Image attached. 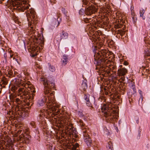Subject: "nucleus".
<instances>
[{
    "mask_svg": "<svg viewBox=\"0 0 150 150\" xmlns=\"http://www.w3.org/2000/svg\"><path fill=\"white\" fill-rule=\"evenodd\" d=\"M18 73L16 71H14V76H18Z\"/></svg>",
    "mask_w": 150,
    "mask_h": 150,
    "instance_id": "nucleus-33",
    "label": "nucleus"
},
{
    "mask_svg": "<svg viewBox=\"0 0 150 150\" xmlns=\"http://www.w3.org/2000/svg\"><path fill=\"white\" fill-rule=\"evenodd\" d=\"M127 72V71L126 69L122 68L118 70V74L119 76H124L125 75Z\"/></svg>",
    "mask_w": 150,
    "mask_h": 150,
    "instance_id": "nucleus-13",
    "label": "nucleus"
},
{
    "mask_svg": "<svg viewBox=\"0 0 150 150\" xmlns=\"http://www.w3.org/2000/svg\"><path fill=\"white\" fill-rule=\"evenodd\" d=\"M146 71V73H144V74H143V73L142 72V75H146L147 74V71H148V70H147L146 69H144L143 71Z\"/></svg>",
    "mask_w": 150,
    "mask_h": 150,
    "instance_id": "nucleus-31",
    "label": "nucleus"
},
{
    "mask_svg": "<svg viewBox=\"0 0 150 150\" xmlns=\"http://www.w3.org/2000/svg\"><path fill=\"white\" fill-rule=\"evenodd\" d=\"M97 11V9L93 6H89L87 8L85 11V13L87 15H91L95 13Z\"/></svg>",
    "mask_w": 150,
    "mask_h": 150,
    "instance_id": "nucleus-12",
    "label": "nucleus"
},
{
    "mask_svg": "<svg viewBox=\"0 0 150 150\" xmlns=\"http://www.w3.org/2000/svg\"><path fill=\"white\" fill-rule=\"evenodd\" d=\"M100 62H101V61H100ZM103 62V63H104V64H105V63H104V62ZM105 64L106 65H107V64Z\"/></svg>",
    "mask_w": 150,
    "mask_h": 150,
    "instance_id": "nucleus-45",
    "label": "nucleus"
},
{
    "mask_svg": "<svg viewBox=\"0 0 150 150\" xmlns=\"http://www.w3.org/2000/svg\"><path fill=\"white\" fill-rule=\"evenodd\" d=\"M24 136H23V135L21 134V135H20L19 136V140L21 141V140H23V138Z\"/></svg>",
    "mask_w": 150,
    "mask_h": 150,
    "instance_id": "nucleus-29",
    "label": "nucleus"
},
{
    "mask_svg": "<svg viewBox=\"0 0 150 150\" xmlns=\"http://www.w3.org/2000/svg\"><path fill=\"white\" fill-rule=\"evenodd\" d=\"M50 70L52 72H53L55 71V67L52 65H50L49 67Z\"/></svg>",
    "mask_w": 150,
    "mask_h": 150,
    "instance_id": "nucleus-24",
    "label": "nucleus"
},
{
    "mask_svg": "<svg viewBox=\"0 0 150 150\" xmlns=\"http://www.w3.org/2000/svg\"><path fill=\"white\" fill-rule=\"evenodd\" d=\"M102 1H105V0H102Z\"/></svg>",
    "mask_w": 150,
    "mask_h": 150,
    "instance_id": "nucleus-47",
    "label": "nucleus"
},
{
    "mask_svg": "<svg viewBox=\"0 0 150 150\" xmlns=\"http://www.w3.org/2000/svg\"><path fill=\"white\" fill-rule=\"evenodd\" d=\"M110 52L105 50H102L99 51L94 55L95 60H97L98 62H104L105 64H108L111 62L108 59L110 58L109 55Z\"/></svg>",
    "mask_w": 150,
    "mask_h": 150,
    "instance_id": "nucleus-7",
    "label": "nucleus"
},
{
    "mask_svg": "<svg viewBox=\"0 0 150 150\" xmlns=\"http://www.w3.org/2000/svg\"><path fill=\"white\" fill-rule=\"evenodd\" d=\"M41 79V81H43V84L45 86L44 93L47 96L48 99V101L46 104L47 107L50 110L55 111L59 106L55 103L54 92L50 91L51 88L54 87L55 84L52 79L48 80L46 78H42Z\"/></svg>",
    "mask_w": 150,
    "mask_h": 150,
    "instance_id": "nucleus-1",
    "label": "nucleus"
},
{
    "mask_svg": "<svg viewBox=\"0 0 150 150\" xmlns=\"http://www.w3.org/2000/svg\"><path fill=\"white\" fill-rule=\"evenodd\" d=\"M89 97V95L88 94H85L84 98L86 101V103L87 105L89 107H91L92 104L90 101Z\"/></svg>",
    "mask_w": 150,
    "mask_h": 150,
    "instance_id": "nucleus-14",
    "label": "nucleus"
},
{
    "mask_svg": "<svg viewBox=\"0 0 150 150\" xmlns=\"http://www.w3.org/2000/svg\"><path fill=\"white\" fill-rule=\"evenodd\" d=\"M91 20V19L90 18H85L84 20V21H85L86 23H88L89 22L91 21L90 20Z\"/></svg>",
    "mask_w": 150,
    "mask_h": 150,
    "instance_id": "nucleus-28",
    "label": "nucleus"
},
{
    "mask_svg": "<svg viewBox=\"0 0 150 150\" xmlns=\"http://www.w3.org/2000/svg\"><path fill=\"white\" fill-rule=\"evenodd\" d=\"M121 27V25L117 24V28H120Z\"/></svg>",
    "mask_w": 150,
    "mask_h": 150,
    "instance_id": "nucleus-36",
    "label": "nucleus"
},
{
    "mask_svg": "<svg viewBox=\"0 0 150 150\" xmlns=\"http://www.w3.org/2000/svg\"><path fill=\"white\" fill-rule=\"evenodd\" d=\"M125 31L121 30H118L117 31V33L120 34L122 36L125 34Z\"/></svg>",
    "mask_w": 150,
    "mask_h": 150,
    "instance_id": "nucleus-22",
    "label": "nucleus"
},
{
    "mask_svg": "<svg viewBox=\"0 0 150 150\" xmlns=\"http://www.w3.org/2000/svg\"><path fill=\"white\" fill-rule=\"evenodd\" d=\"M45 115V114L43 112L40 114V115L42 116V117H43V116H44Z\"/></svg>",
    "mask_w": 150,
    "mask_h": 150,
    "instance_id": "nucleus-38",
    "label": "nucleus"
},
{
    "mask_svg": "<svg viewBox=\"0 0 150 150\" xmlns=\"http://www.w3.org/2000/svg\"><path fill=\"white\" fill-rule=\"evenodd\" d=\"M62 11H64V13L65 12V9L63 8H62Z\"/></svg>",
    "mask_w": 150,
    "mask_h": 150,
    "instance_id": "nucleus-39",
    "label": "nucleus"
},
{
    "mask_svg": "<svg viewBox=\"0 0 150 150\" xmlns=\"http://www.w3.org/2000/svg\"><path fill=\"white\" fill-rule=\"evenodd\" d=\"M132 87L133 91H134L135 90V86L134 84H132Z\"/></svg>",
    "mask_w": 150,
    "mask_h": 150,
    "instance_id": "nucleus-35",
    "label": "nucleus"
},
{
    "mask_svg": "<svg viewBox=\"0 0 150 150\" xmlns=\"http://www.w3.org/2000/svg\"><path fill=\"white\" fill-rule=\"evenodd\" d=\"M4 57L6 60L7 54L6 53H5L4 55Z\"/></svg>",
    "mask_w": 150,
    "mask_h": 150,
    "instance_id": "nucleus-32",
    "label": "nucleus"
},
{
    "mask_svg": "<svg viewBox=\"0 0 150 150\" xmlns=\"http://www.w3.org/2000/svg\"><path fill=\"white\" fill-rule=\"evenodd\" d=\"M86 80H84L81 85V89L82 91H86V89L87 88V82Z\"/></svg>",
    "mask_w": 150,
    "mask_h": 150,
    "instance_id": "nucleus-16",
    "label": "nucleus"
},
{
    "mask_svg": "<svg viewBox=\"0 0 150 150\" xmlns=\"http://www.w3.org/2000/svg\"><path fill=\"white\" fill-rule=\"evenodd\" d=\"M105 94L106 95H108V92H107V91H106L105 92Z\"/></svg>",
    "mask_w": 150,
    "mask_h": 150,
    "instance_id": "nucleus-42",
    "label": "nucleus"
},
{
    "mask_svg": "<svg viewBox=\"0 0 150 150\" xmlns=\"http://www.w3.org/2000/svg\"><path fill=\"white\" fill-rule=\"evenodd\" d=\"M145 54L146 56H149L150 55V50L149 48H147L145 50Z\"/></svg>",
    "mask_w": 150,
    "mask_h": 150,
    "instance_id": "nucleus-18",
    "label": "nucleus"
},
{
    "mask_svg": "<svg viewBox=\"0 0 150 150\" xmlns=\"http://www.w3.org/2000/svg\"><path fill=\"white\" fill-rule=\"evenodd\" d=\"M110 63H109L108 64L107 63V65L106 66V67L105 69L106 70H105L107 71V70H109V71H108L107 72L108 73H110L111 71H112L113 69L115 68V67L113 65H111L110 64H109Z\"/></svg>",
    "mask_w": 150,
    "mask_h": 150,
    "instance_id": "nucleus-15",
    "label": "nucleus"
},
{
    "mask_svg": "<svg viewBox=\"0 0 150 150\" xmlns=\"http://www.w3.org/2000/svg\"><path fill=\"white\" fill-rule=\"evenodd\" d=\"M88 4V2L87 1H85L83 0V4L84 5H87Z\"/></svg>",
    "mask_w": 150,
    "mask_h": 150,
    "instance_id": "nucleus-30",
    "label": "nucleus"
},
{
    "mask_svg": "<svg viewBox=\"0 0 150 150\" xmlns=\"http://www.w3.org/2000/svg\"><path fill=\"white\" fill-rule=\"evenodd\" d=\"M23 141H24L26 143H28L29 142L30 139L28 137L24 136L23 138Z\"/></svg>",
    "mask_w": 150,
    "mask_h": 150,
    "instance_id": "nucleus-23",
    "label": "nucleus"
},
{
    "mask_svg": "<svg viewBox=\"0 0 150 150\" xmlns=\"http://www.w3.org/2000/svg\"><path fill=\"white\" fill-rule=\"evenodd\" d=\"M68 34L64 31H62L59 35H57L55 38L57 41L60 42L61 40H64L68 37Z\"/></svg>",
    "mask_w": 150,
    "mask_h": 150,
    "instance_id": "nucleus-11",
    "label": "nucleus"
},
{
    "mask_svg": "<svg viewBox=\"0 0 150 150\" xmlns=\"http://www.w3.org/2000/svg\"><path fill=\"white\" fill-rule=\"evenodd\" d=\"M26 12L28 21L29 22L28 25L30 26V30H31V33L33 34L31 36V39H34V41L39 42V40H43V38H42L41 35L34 29L36 28V26H37L38 23L36 13L34 9L32 8L27 10Z\"/></svg>",
    "mask_w": 150,
    "mask_h": 150,
    "instance_id": "nucleus-2",
    "label": "nucleus"
},
{
    "mask_svg": "<svg viewBox=\"0 0 150 150\" xmlns=\"http://www.w3.org/2000/svg\"><path fill=\"white\" fill-rule=\"evenodd\" d=\"M36 67H37V68L39 69L41 68V67L40 65H38V64H36Z\"/></svg>",
    "mask_w": 150,
    "mask_h": 150,
    "instance_id": "nucleus-37",
    "label": "nucleus"
},
{
    "mask_svg": "<svg viewBox=\"0 0 150 150\" xmlns=\"http://www.w3.org/2000/svg\"><path fill=\"white\" fill-rule=\"evenodd\" d=\"M9 53L10 54H11V53H12V50H10L9 51Z\"/></svg>",
    "mask_w": 150,
    "mask_h": 150,
    "instance_id": "nucleus-44",
    "label": "nucleus"
},
{
    "mask_svg": "<svg viewBox=\"0 0 150 150\" xmlns=\"http://www.w3.org/2000/svg\"><path fill=\"white\" fill-rule=\"evenodd\" d=\"M13 54H10V58H11L13 57Z\"/></svg>",
    "mask_w": 150,
    "mask_h": 150,
    "instance_id": "nucleus-40",
    "label": "nucleus"
},
{
    "mask_svg": "<svg viewBox=\"0 0 150 150\" xmlns=\"http://www.w3.org/2000/svg\"><path fill=\"white\" fill-rule=\"evenodd\" d=\"M21 131H22V130L18 131V133H19V134L21 132Z\"/></svg>",
    "mask_w": 150,
    "mask_h": 150,
    "instance_id": "nucleus-43",
    "label": "nucleus"
},
{
    "mask_svg": "<svg viewBox=\"0 0 150 150\" xmlns=\"http://www.w3.org/2000/svg\"><path fill=\"white\" fill-rule=\"evenodd\" d=\"M80 125L83 130V139L84 141L88 146L90 145L91 143V140L89 137V135L87 133V129L86 126H84V124L82 120H79Z\"/></svg>",
    "mask_w": 150,
    "mask_h": 150,
    "instance_id": "nucleus-8",
    "label": "nucleus"
},
{
    "mask_svg": "<svg viewBox=\"0 0 150 150\" xmlns=\"http://www.w3.org/2000/svg\"><path fill=\"white\" fill-rule=\"evenodd\" d=\"M112 104L110 102L104 104L101 108L102 112L104 113L108 122H111L113 118L115 117V111L112 110Z\"/></svg>",
    "mask_w": 150,
    "mask_h": 150,
    "instance_id": "nucleus-3",
    "label": "nucleus"
},
{
    "mask_svg": "<svg viewBox=\"0 0 150 150\" xmlns=\"http://www.w3.org/2000/svg\"><path fill=\"white\" fill-rule=\"evenodd\" d=\"M31 40H33L34 43L32 44L31 46L30 49L32 51L31 57H34L38 54L37 53L40 50V47L38 46L39 44L40 43H43L42 40H39V42H36L34 41V39H31Z\"/></svg>",
    "mask_w": 150,
    "mask_h": 150,
    "instance_id": "nucleus-9",
    "label": "nucleus"
},
{
    "mask_svg": "<svg viewBox=\"0 0 150 150\" xmlns=\"http://www.w3.org/2000/svg\"><path fill=\"white\" fill-rule=\"evenodd\" d=\"M22 101V100L21 101ZM15 102L19 104L21 102V100L18 98H16V99Z\"/></svg>",
    "mask_w": 150,
    "mask_h": 150,
    "instance_id": "nucleus-27",
    "label": "nucleus"
},
{
    "mask_svg": "<svg viewBox=\"0 0 150 150\" xmlns=\"http://www.w3.org/2000/svg\"><path fill=\"white\" fill-rule=\"evenodd\" d=\"M148 22L149 23H150V18H149V19L148 20Z\"/></svg>",
    "mask_w": 150,
    "mask_h": 150,
    "instance_id": "nucleus-41",
    "label": "nucleus"
},
{
    "mask_svg": "<svg viewBox=\"0 0 150 150\" xmlns=\"http://www.w3.org/2000/svg\"><path fill=\"white\" fill-rule=\"evenodd\" d=\"M28 95H27V97H23L25 99L23 101L25 102H27V105L28 106H29L30 105V103H31V104H30V105L32 106L33 104V103L34 100V97L35 96V90H33L32 91H31V92H32V94L31 95H29V93L28 92Z\"/></svg>",
    "mask_w": 150,
    "mask_h": 150,
    "instance_id": "nucleus-10",
    "label": "nucleus"
},
{
    "mask_svg": "<svg viewBox=\"0 0 150 150\" xmlns=\"http://www.w3.org/2000/svg\"><path fill=\"white\" fill-rule=\"evenodd\" d=\"M67 57L64 55L63 56V59H62V63L65 65L67 64Z\"/></svg>",
    "mask_w": 150,
    "mask_h": 150,
    "instance_id": "nucleus-19",
    "label": "nucleus"
},
{
    "mask_svg": "<svg viewBox=\"0 0 150 150\" xmlns=\"http://www.w3.org/2000/svg\"><path fill=\"white\" fill-rule=\"evenodd\" d=\"M10 5L13 7V9H17L24 11L29 8L30 5L26 0H11L9 1Z\"/></svg>",
    "mask_w": 150,
    "mask_h": 150,
    "instance_id": "nucleus-4",
    "label": "nucleus"
},
{
    "mask_svg": "<svg viewBox=\"0 0 150 150\" xmlns=\"http://www.w3.org/2000/svg\"><path fill=\"white\" fill-rule=\"evenodd\" d=\"M22 84L21 80L18 79L16 81L15 85L12 87L13 90L16 91V92L19 94L18 96H20L21 99H23V97H27L28 94V89L23 86L21 87Z\"/></svg>",
    "mask_w": 150,
    "mask_h": 150,
    "instance_id": "nucleus-6",
    "label": "nucleus"
},
{
    "mask_svg": "<svg viewBox=\"0 0 150 150\" xmlns=\"http://www.w3.org/2000/svg\"><path fill=\"white\" fill-rule=\"evenodd\" d=\"M76 144V147H77V146H78V144Z\"/></svg>",
    "mask_w": 150,
    "mask_h": 150,
    "instance_id": "nucleus-46",
    "label": "nucleus"
},
{
    "mask_svg": "<svg viewBox=\"0 0 150 150\" xmlns=\"http://www.w3.org/2000/svg\"><path fill=\"white\" fill-rule=\"evenodd\" d=\"M2 83L4 85H6L8 83L7 80L4 77H3L1 79Z\"/></svg>",
    "mask_w": 150,
    "mask_h": 150,
    "instance_id": "nucleus-20",
    "label": "nucleus"
},
{
    "mask_svg": "<svg viewBox=\"0 0 150 150\" xmlns=\"http://www.w3.org/2000/svg\"><path fill=\"white\" fill-rule=\"evenodd\" d=\"M145 12V11L144 9H143L142 8H141L140 9V16L142 17L143 19H145V18L143 16V14H144Z\"/></svg>",
    "mask_w": 150,
    "mask_h": 150,
    "instance_id": "nucleus-17",
    "label": "nucleus"
},
{
    "mask_svg": "<svg viewBox=\"0 0 150 150\" xmlns=\"http://www.w3.org/2000/svg\"><path fill=\"white\" fill-rule=\"evenodd\" d=\"M44 103V101L42 99L39 100L37 103V105L38 106H42Z\"/></svg>",
    "mask_w": 150,
    "mask_h": 150,
    "instance_id": "nucleus-21",
    "label": "nucleus"
},
{
    "mask_svg": "<svg viewBox=\"0 0 150 150\" xmlns=\"http://www.w3.org/2000/svg\"><path fill=\"white\" fill-rule=\"evenodd\" d=\"M109 148L108 149V150H113V148L111 146H109Z\"/></svg>",
    "mask_w": 150,
    "mask_h": 150,
    "instance_id": "nucleus-34",
    "label": "nucleus"
},
{
    "mask_svg": "<svg viewBox=\"0 0 150 150\" xmlns=\"http://www.w3.org/2000/svg\"><path fill=\"white\" fill-rule=\"evenodd\" d=\"M125 77L123 76L121 77L120 79L118 80V81L120 83L122 82L125 80Z\"/></svg>",
    "mask_w": 150,
    "mask_h": 150,
    "instance_id": "nucleus-25",
    "label": "nucleus"
},
{
    "mask_svg": "<svg viewBox=\"0 0 150 150\" xmlns=\"http://www.w3.org/2000/svg\"><path fill=\"white\" fill-rule=\"evenodd\" d=\"M119 19H120L121 21H122V23L125 20V16L122 15V16H120L119 17Z\"/></svg>",
    "mask_w": 150,
    "mask_h": 150,
    "instance_id": "nucleus-26",
    "label": "nucleus"
},
{
    "mask_svg": "<svg viewBox=\"0 0 150 150\" xmlns=\"http://www.w3.org/2000/svg\"><path fill=\"white\" fill-rule=\"evenodd\" d=\"M60 123L65 126V129L67 134L69 135L76 134V131L70 122L69 119H68L64 115H63L60 117Z\"/></svg>",
    "mask_w": 150,
    "mask_h": 150,
    "instance_id": "nucleus-5",
    "label": "nucleus"
}]
</instances>
